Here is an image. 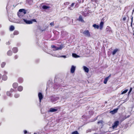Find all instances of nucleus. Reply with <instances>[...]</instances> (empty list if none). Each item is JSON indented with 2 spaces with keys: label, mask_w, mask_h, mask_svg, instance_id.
Returning a JSON list of instances; mask_svg holds the SVG:
<instances>
[{
  "label": "nucleus",
  "mask_w": 134,
  "mask_h": 134,
  "mask_svg": "<svg viewBox=\"0 0 134 134\" xmlns=\"http://www.w3.org/2000/svg\"><path fill=\"white\" fill-rule=\"evenodd\" d=\"M74 3H72L71 5V7H73V6H74Z\"/></svg>",
  "instance_id": "864d4df0"
},
{
  "label": "nucleus",
  "mask_w": 134,
  "mask_h": 134,
  "mask_svg": "<svg viewBox=\"0 0 134 134\" xmlns=\"http://www.w3.org/2000/svg\"><path fill=\"white\" fill-rule=\"evenodd\" d=\"M106 30V32L107 34L111 33L112 32L111 28L108 26L107 27Z\"/></svg>",
  "instance_id": "9b49d317"
},
{
  "label": "nucleus",
  "mask_w": 134,
  "mask_h": 134,
  "mask_svg": "<svg viewBox=\"0 0 134 134\" xmlns=\"http://www.w3.org/2000/svg\"><path fill=\"white\" fill-rule=\"evenodd\" d=\"M83 68L85 72L87 73H88L89 72V69L87 66H83Z\"/></svg>",
  "instance_id": "4468645a"
},
{
  "label": "nucleus",
  "mask_w": 134,
  "mask_h": 134,
  "mask_svg": "<svg viewBox=\"0 0 134 134\" xmlns=\"http://www.w3.org/2000/svg\"><path fill=\"white\" fill-rule=\"evenodd\" d=\"M126 117H125V116L123 118H122V121L123 120H125V119H126Z\"/></svg>",
  "instance_id": "6e6d98bb"
},
{
  "label": "nucleus",
  "mask_w": 134,
  "mask_h": 134,
  "mask_svg": "<svg viewBox=\"0 0 134 134\" xmlns=\"http://www.w3.org/2000/svg\"><path fill=\"white\" fill-rule=\"evenodd\" d=\"M59 99V97L55 95L51 96L50 99L52 102L53 103L55 102Z\"/></svg>",
  "instance_id": "20e7f679"
},
{
  "label": "nucleus",
  "mask_w": 134,
  "mask_h": 134,
  "mask_svg": "<svg viewBox=\"0 0 134 134\" xmlns=\"http://www.w3.org/2000/svg\"><path fill=\"white\" fill-rule=\"evenodd\" d=\"M14 97L15 98H18L19 97L20 94H19L15 93L14 95Z\"/></svg>",
  "instance_id": "2f4dec72"
},
{
  "label": "nucleus",
  "mask_w": 134,
  "mask_h": 134,
  "mask_svg": "<svg viewBox=\"0 0 134 134\" xmlns=\"http://www.w3.org/2000/svg\"><path fill=\"white\" fill-rule=\"evenodd\" d=\"M1 74H0V79H1Z\"/></svg>",
  "instance_id": "69168bd1"
},
{
  "label": "nucleus",
  "mask_w": 134,
  "mask_h": 134,
  "mask_svg": "<svg viewBox=\"0 0 134 134\" xmlns=\"http://www.w3.org/2000/svg\"><path fill=\"white\" fill-rule=\"evenodd\" d=\"M14 90L13 89L11 88L9 91L11 93L13 92H14Z\"/></svg>",
  "instance_id": "79ce46f5"
},
{
  "label": "nucleus",
  "mask_w": 134,
  "mask_h": 134,
  "mask_svg": "<svg viewBox=\"0 0 134 134\" xmlns=\"http://www.w3.org/2000/svg\"><path fill=\"white\" fill-rule=\"evenodd\" d=\"M52 87V84L50 82H49V84H48V83L47 84V88H48L49 87Z\"/></svg>",
  "instance_id": "7c9ffc66"
},
{
  "label": "nucleus",
  "mask_w": 134,
  "mask_h": 134,
  "mask_svg": "<svg viewBox=\"0 0 134 134\" xmlns=\"http://www.w3.org/2000/svg\"><path fill=\"white\" fill-rule=\"evenodd\" d=\"M126 19V18L125 17H124L122 19L124 21H125Z\"/></svg>",
  "instance_id": "3c124183"
},
{
  "label": "nucleus",
  "mask_w": 134,
  "mask_h": 134,
  "mask_svg": "<svg viewBox=\"0 0 134 134\" xmlns=\"http://www.w3.org/2000/svg\"><path fill=\"white\" fill-rule=\"evenodd\" d=\"M119 121L118 120H116L114 121V123L112 124L111 127L110 128H112L113 129H116L119 124Z\"/></svg>",
  "instance_id": "39448f33"
},
{
  "label": "nucleus",
  "mask_w": 134,
  "mask_h": 134,
  "mask_svg": "<svg viewBox=\"0 0 134 134\" xmlns=\"http://www.w3.org/2000/svg\"><path fill=\"white\" fill-rule=\"evenodd\" d=\"M72 56L73 57L76 58L80 57V56L79 55H77L75 53H73L72 54Z\"/></svg>",
  "instance_id": "4be33fe9"
},
{
  "label": "nucleus",
  "mask_w": 134,
  "mask_h": 134,
  "mask_svg": "<svg viewBox=\"0 0 134 134\" xmlns=\"http://www.w3.org/2000/svg\"><path fill=\"white\" fill-rule=\"evenodd\" d=\"M5 64L6 63L5 62H3L1 64V66L2 68H4Z\"/></svg>",
  "instance_id": "72a5a7b5"
},
{
  "label": "nucleus",
  "mask_w": 134,
  "mask_h": 134,
  "mask_svg": "<svg viewBox=\"0 0 134 134\" xmlns=\"http://www.w3.org/2000/svg\"><path fill=\"white\" fill-rule=\"evenodd\" d=\"M128 91V89H126L124 90V91H122L121 93V94H123L125 93H126Z\"/></svg>",
  "instance_id": "e433bc0d"
},
{
  "label": "nucleus",
  "mask_w": 134,
  "mask_h": 134,
  "mask_svg": "<svg viewBox=\"0 0 134 134\" xmlns=\"http://www.w3.org/2000/svg\"><path fill=\"white\" fill-rule=\"evenodd\" d=\"M93 26L95 28L98 29L99 28V26L96 24H94L93 25Z\"/></svg>",
  "instance_id": "cd10ccee"
},
{
  "label": "nucleus",
  "mask_w": 134,
  "mask_h": 134,
  "mask_svg": "<svg viewBox=\"0 0 134 134\" xmlns=\"http://www.w3.org/2000/svg\"><path fill=\"white\" fill-rule=\"evenodd\" d=\"M0 34L2 36L4 35L5 34V32L4 31H2L1 32Z\"/></svg>",
  "instance_id": "58836bf2"
},
{
  "label": "nucleus",
  "mask_w": 134,
  "mask_h": 134,
  "mask_svg": "<svg viewBox=\"0 0 134 134\" xmlns=\"http://www.w3.org/2000/svg\"><path fill=\"white\" fill-rule=\"evenodd\" d=\"M69 4V2H67L66 3H64V4L65 5H68Z\"/></svg>",
  "instance_id": "603ef678"
},
{
  "label": "nucleus",
  "mask_w": 134,
  "mask_h": 134,
  "mask_svg": "<svg viewBox=\"0 0 134 134\" xmlns=\"http://www.w3.org/2000/svg\"><path fill=\"white\" fill-rule=\"evenodd\" d=\"M97 117H96V118H95V119H94V120H97Z\"/></svg>",
  "instance_id": "e2e57ef3"
},
{
  "label": "nucleus",
  "mask_w": 134,
  "mask_h": 134,
  "mask_svg": "<svg viewBox=\"0 0 134 134\" xmlns=\"http://www.w3.org/2000/svg\"><path fill=\"white\" fill-rule=\"evenodd\" d=\"M38 97L39 98V101L40 103H41V100L43 98V95L42 93L39 92L38 94Z\"/></svg>",
  "instance_id": "9d476101"
},
{
  "label": "nucleus",
  "mask_w": 134,
  "mask_h": 134,
  "mask_svg": "<svg viewBox=\"0 0 134 134\" xmlns=\"http://www.w3.org/2000/svg\"><path fill=\"white\" fill-rule=\"evenodd\" d=\"M38 27V29L41 31L42 32H43L44 31H45L46 30V29H41V27L40 26Z\"/></svg>",
  "instance_id": "4c0bfd02"
},
{
  "label": "nucleus",
  "mask_w": 134,
  "mask_h": 134,
  "mask_svg": "<svg viewBox=\"0 0 134 134\" xmlns=\"http://www.w3.org/2000/svg\"><path fill=\"white\" fill-rule=\"evenodd\" d=\"M7 55L9 56H11L12 54V53L11 51L9 50L8 51L7 53Z\"/></svg>",
  "instance_id": "a878e982"
},
{
  "label": "nucleus",
  "mask_w": 134,
  "mask_h": 134,
  "mask_svg": "<svg viewBox=\"0 0 134 134\" xmlns=\"http://www.w3.org/2000/svg\"><path fill=\"white\" fill-rule=\"evenodd\" d=\"M83 34L85 35L86 37H90L91 36L90 33L88 30H86L83 32Z\"/></svg>",
  "instance_id": "0eeeda50"
},
{
  "label": "nucleus",
  "mask_w": 134,
  "mask_h": 134,
  "mask_svg": "<svg viewBox=\"0 0 134 134\" xmlns=\"http://www.w3.org/2000/svg\"><path fill=\"white\" fill-rule=\"evenodd\" d=\"M7 96L10 97H12L13 96L12 94L9 91H8L7 92Z\"/></svg>",
  "instance_id": "bb28decb"
},
{
  "label": "nucleus",
  "mask_w": 134,
  "mask_h": 134,
  "mask_svg": "<svg viewBox=\"0 0 134 134\" xmlns=\"http://www.w3.org/2000/svg\"><path fill=\"white\" fill-rule=\"evenodd\" d=\"M58 110V109L56 107H54L51 108L48 110V112H50L51 113L55 112L57 111Z\"/></svg>",
  "instance_id": "1a4fd4ad"
},
{
  "label": "nucleus",
  "mask_w": 134,
  "mask_h": 134,
  "mask_svg": "<svg viewBox=\"0 0 134 134\" xmlns=\"http://www.w3.org/2000/svg\"><path fill=\"white\" fill-rule=\"evenodd\" d=\"M61 86H63L61 84H59L58 83H56L54 85V88L55 89H58Z\"/></svg>",
  "instance_id": "ddd939ff"
},
{
  "label": "nucleus",
  "mask_w": 134,
  "mask_h": 134,
  "mask_svg": "<svg viewBox=\"0 0 134 134\" xmlns=\"http://www.w3.org/2000/svg\"><path fill=\"white\" fill-rule=\"evenodd\" d=\"M119 50L117 48H116L115 49H114L113 51L112 52V54L113 55H114L116 53V52L119 51Z\"/></svg>",
  "instance_id": "a211bd4d"
},
{
  "label": "nucleus",
  "mask_w": 134,
  "mask_h": 134,
  "mask_svg": "<svg viewBox=\"0 0 134 134\" xmlns=\"http://www.w3.org/2000/svg\"><path fill=\"white\" fill-rule=\"evenodd\" d=\"M18 55H16L15 56H14V58L15 59H17L18 58Z\"/></svg>",
  "instance_id": "de8ad7c7"
},
{
  "label": "nucleus",
  "mask_w": 134,
  "mask_h": 134,
  "mask_svg": "<svg viewBox=\"0 0 134 134\" xmlns=\"http://www.w3.org/2000/svg\"><path fill=\"white\" fill-rule=\"evenodd\" d=\"M133 20V17L132 16V18H131V26L132 25Z\"/></svg>",
  "instance_id": "37998d69"
},
{
  "label": "nucleus",
  "mask_w": 134,
  "mask_h": 134,
  "mask_svg": "<svg viewBox=\"0 0 134 134\" xmlns=\"http://www.w3.org/2000/svg\"><path fill=\"white\" fill-rule=\"evenodd\" d=\"M126 117H125V116L123 118H122V121L123 120H125V119H126Z\"/></svg>",
  "instance_id": "4d7b16f0"
},
{
  "label": "nucleus",
  "mask_w": 134,
  "mask_h": 134,
  "mask_svg": "<svg viewBox=\"0 0 134 134\" xmlns=\"http://www.w3.org/2000/svg\"><path fill=\"white\" fill-rule=\"evenodd\" d=\"M4 73H5V74L4 75H6L7 74V72H6V71H4Z\"/></svg>",
  "instance_id": "bf43d9fd"
},
{
  "label": "nucleus",
  "mask_w": 134,
  "mask_h": 134,
  "mask_svg": "<svg viewBox=\"0 0 134 134\" xmlns=\"http://www.w3.org/2000/svg\"><path fill=\"white\" fill-rule=\"evenodd\" d=\"M97 123L98 124H99L100 123L102 124V120L99 121L97 122Z\"/></svg>",
  "instance_id": "a18cd8bd"
},
{
  "label": "nucleus",
  "mask_w": 134,
  "mask_h": 134,
  "mask_svg": "<svg viewBox=\"0 0 134 134\" xmlns=\"http://www.w3.org/2000/svg\"><path fill=\"white\" fill-rule=\"evenodd\" d=\"M130 116V115H128L127 116H125L126 117V118H128Z\"/></svg>",
  "instance_id": "5fc2aeb1"
},
{
  "label": "nucleus",
  "mask_w": 134,
  "mask_h": 134,
  "mask_svg": "<svg viewBox=\"0 0 134 134\" xmlns=\"http://www.w3.org/2000/svg\"><path fill=\"white\" fill-rule=\"evenodd\" d=\"M17 89L18 91L21 92L23 90V87L21 86H19L18 87Z\"/></svg>",
  "instance_id": "5701e85b"
},
{
  "label": "nucleus",
  "mask_w": 134,
  "mask_h": 134,
  "mask_svg": "<svg viewBox=\"0 0 134 134\" xmlns=\"http://www.w3.org/2000/svg\"><path fill=\"white\" fill-rule=\"evenodd\" d=\"M50 25H51V26H53L54 25V22H53L51 23H50Z\"/></svg>",
  "instance_id": "c03bdc74"
},
{
  "label": "nucleus",
  "mask_w": 134,
  "mask_h": 134,
  "mask_svg": "<svg viewBox=\"0 0 134 134\" xmlns=\"http://www.w3.org/2000/svg\"><path fill=\"white\" fill-rule=\"evenodd\" d=\"M107 103V101H105V103L106 104V103Z\"/></svg>",
  "instance_id": "338daca9"
},
{
  "label": "nucleus",
  "mask_w": 134,
  "mask_h": 134,
  "mask_svg": "<svg viewBox=\"0 0 134 134\" xmlns=\"http://www.w3.org/2000/svg\"><path fill=\"white\" fill-rule=\"evenodd\" d=\"M76 67L73 65H72L71 69H70V72L71 73H74L76 69Z\"/></svg>",
  "instance_id": "f8f14e48"
},
{
  "label": "nucleus",
  "mask_w": 134,
  "mask_h": 134,
  "mask_svg": "<svg viewBox=\"0 0 134 134\" xmlns=\"http://www.w3.org/2000/svg\"><path fill=\"white\" fill-rule=\"evenodd\" d=\"M14 27L13 25H11L10 27L9 30L10 31H12L14 30Z\"/></svg>",
  "instance_id": "c756f323"
},
{
  "label": "nucleus",
  "mask_w": 134,
  "mask_h": 134,
  "mask_svg": "<svg viewBox=\"0 0 134 134\" xmlns=\"http://www.w3.org/2000/svg\"><path fill=\"white\" fill-rule=\"evenodd\" d=\"M40 6L44 10H46L49 9L50 7L45 5L44 4L42 3L41 4Z\"/></svg>",
  "instance_id": "423d86ee"
},
{
  "label": "nucleus",
  "mask_w": 134,
  "mask_h": 134,
  "mask_svg": "<svg viewBox=\"0 0 134 134\" xmlns=\"http://www.w3.org/2000/svg\"><path fill=\"white\" fill-rule=\"evenodd\" d=\"M7 44H8V45H9V42H7L6 43Z\"/></svg>",
  "instance_id": "052dcab7"
},
{
  "label": "nucleus",
  "mask_w": 134,
  "mask_h": 134,
  "mask_svg": "<svg viewBox=\"0 0 134 134\" xmlns=\"http://www.w3.org/2000/svg\"><path fill=\"white\" fill-rule=\"evenodd\" d=\"M71 134H79L77 131L76 130L72 132Z\"/></svg>",
  "instance_id": "473e14b6"
},
{
  "label": "nucleus",
  "mask_w": 134,
  "mask_h": 134,
  "mask_svg": "<svg viewBox=\"0 0 134 134\" xmlns=\"http://www.w3.org/2000/svg\"><path fill=\"white\" fill-rule=\"evenodd\" d=\"M2 27V25L1 24H0V28Z\"/></svg>",
  "instance_id": "0e129e2a"
},
{
  "label": "nucleus",
  "mask_w": 134,
  "mask_h": 134,
  "mask_svg": "<svg viewBox=\"0 0 134 134\" xmlns=\"http://www.w3.org/2000/svg\"><path fill=\"white\" fill-rule=\"evenodd\" d=\"M19 34V32L18 31L15 30L14 31L13 35H17Z\"/></svg>",
  "instance_id": "f704fd0d"
},
{
  "label": "nucleus",
  "mask_w": 134,
  "mask_h": 134,
  "mask_svg": "<svg viewBox=\"0 0 134 134\" xmlns=\"http://www.w3.org/2000/svg\"><path fill=\"white\" fill-rule=\"evenodd\" d=\"M18 81L19 83H21L23 82L24 80L23 78L19 77L18 79Z\"/></svg>",
  "instance_id": "aec40b11"
},
{
  "label": "nucleus",
  "mask_w": 134,
  "mask_h": 134,
  "mask_svg": "<svg viewBox=\"0 0 134 134\" xmlns=\"http://www.w3.org/2000/svg\"><path fill=\"white\" fill-rule=\"evenodd\" d=\"M34 134H37L36 133H34Z\"/></svg>",
  "instance_id": "774afa93"
},
{
  "label": "nucleus",
  "mask_w": 134,
  "mask_h": 134,
  "mask_svg": "<svg viewBox=\"0 0 134 134\" xmlns=\"http://www.w3.org/2000/svg\"><path fill=\"white\" fill-rule=\"evenodd\" d=\"M26 13V11L25 9H20L18 13V15L19 17L20 18L22 16L21 14H25Z\"/></svg>",
  "instance_id": "f03ea898"
},
{
  "label": "nucleus",
  "mask_w": 134,
  "mask_h": 134,
  "mask_svg": "<svg viewBox=\"0 0 134 134\" xmlns=\"http://www.w3.org/2000/svg\"><path fill=\"white\" fill-rule=\"evenodd\" d=\"M111 76V75L110 74L108 76L105 77L104 80L103 82L104 84H106L107 83V82L109 78Z\"/></svg>",
  "instance_id": "dca6fc26"
},
{
  "label": "nucleus",
  "mask_w": 134,
  "mask_h": 134,
  "mask_svg": "<svg viewBox=\"0 0 134 134\" xmlns=\"http://www.w3.org/2000/svg\"><path fill=\"white\" fill-rule=\"evenodd\" d=\"M132 90V88H131V87L130 88L128 93H130L131 92Z\"/></svg>",
  "instance_id": "49530a36"
},
{
  "label": "nucleus",
  "mask_w": 134,
  "mask_h": 134,
  "mask_svg": "<svg viewBox=\"0 0 134 134\" xmlns=\"http://www.w3.org/2000/svg\"><path fill=\"white\" fill-rule=\"evenodd\" d=\"M91 1L92 2V3L93 4H95V3H97V2H98L97 0H92Z\"/></svg>",
  "instance_id": "c9c22d12"
},
{
  "label": "nucleus",
  "mask_w": 134,
  "mask_h": 134,
  "mask_svg": "<svg viewBox=\"0 0 134 134\" xmlns=\"http://www.w3.org/2000/svg\"><path fill=\"white\" fill-rule=\"evenodd\" d=\"M77 1L78 2H77L76 6L77 5H78V3H83L84 1V0H78Z\"/></svg>",
  "instance_id": "c85d7f7f"
},
{
  "label": "nucleus",
  "mask_w": 134,
  "mask_h": 134,
  "mask_svg": "<svg viewBox=\"0 0 134 134\" xmlns=\"http://www.w3.org/2000/svg\"><path fill=\"white\" fill-rule=\"evenodd\" d=\"M12 51L14 53H16L18 52V49L17 47H15L13 48Z\"/></svg>",
  "instance_id": "412c9836"
},
{
  "label": "nucleus",
  "mask_w": 134,
  "mask_h": 134,
  "mask_svg": "<svg viewBox=\"0 0 134 134\" xmlns=\"http://www.w3.org/2000/svg\"><path fill=\"white\" fill-rule=\"evenodd\" d=\"M24 21L27 24H32L33 22H36V20L35 19H32L31 20H27L26 19H23Z\"/></svg>",
  "instance_id": "7ed1b4c3"
},
{
  "label": "nucleus",
  "mask_w": 134,
  "mask_h": 134,
  "mask_svg": "<svg viewBox=\"0 0 134 134\" xmlns=\"http://www.w3.org/2000/svg\"><path fill=\"white\" fill-rule=\"evenodd\" d=\"M11 37H13V34H11Z\"/></svg>",
  "instance_id": "680f3d73"
},
{
  "label": "nucleus",
  "mask_w": 134,
  "mask_h": 134,
  "mask_svg": "<svg viewBox=\"0 0 134 134\" xmlns=\"http://www.w3.org/2000/svg\"><path fill=\"white\" fill-rule=\"evenodd\" d=\"M67 98H65L64 97H62V100L64 102H65L66 101V99H67Z\"/></svg>",
  "instance_id": "ea45409f"
},
{
  "label": "nucleus",
  "mask_w": 134,
  "mask_h": 134,
  "mask_svg": "<svg viewBox=\"0 0 134 134\" xmlns=\"http://www.w3.org/2000/svg\"><path fill=\"white\" fill-rule=\"evenodd\" d=\"M103 20V19H102V20L100 21L99 24V27L100 29V30L102 29L104 23L103 21H102Z\"/></svg>",
  "instance_id": "2eb2a0df"
},
{
  "label": "nucleus",
  "mask_w": 134,
  "mask_h": 134,
  "mask_svg": "<svg viewBox=\"0 0 134 134\" xmlns=\"http://www.w3.org/2000/svg\"><path fill=\"white\" fill-rule=\"evenodd\" d=\"M83 30H80V32L81 33H82L83 34Z\"/></svg>",
  "instance_id": "13d9d810"
},
{
  "label": "nucleus",
  "mask_w": 134,
  "mask_h": 134,
  "mask_svg": "<svg viewBox=\"0 0 134 134\" xmlns=\"http://www.w3.org/2000/svg\"><path fill=\"white\" fill-rule=\"evenodd\" d=\"M7 79V77L6 75H4L2 77V80H3L4 81H6Z\"/></svg>",
  "instance_id": "393cba45"
},
{
  "label": "nucleus",
  "mask_w": 134,
  "mask_h": 134,
  "mask_svg": "<svg viewBox=\"0 0 134 134\" xmlns=\"http://www.w3.org/2000/svg\"><path fill=\"white\" fill-rule=\"evenodd\" d=\"M65 47V46L62 44H61L59 47H57L54 45H52L51 46V48H53L52 50L55 51L58 50H61Z\"/></svg>",
  "instance_id": "f257e3e1"
},
{
  "label": "nucleus",
  "mask_w": 134,
  "mask_h": 134,
  "mask_svg": "<svg viewBox=\"0 0 134 134\" xmlns=\"http://www.w3.org/2000/svg\"><path fill=\"white\" fill-rule=\"evenodd\" d=\"M77 20L79 21H80V22H81L82 23L84 22V21L83 19L82 18V16L81 15H80L79 16V17L78 19H77Z\"/></svg>",
  "instance_id": "6ab92c4d"
},
{
  "label": "nucleus",
  "mask_w": 134,
  "mask_h": 134,
  "mask_svg": "<svg viewBox=\"0 0 134 134\" xmlns=\"http://www.w3.org/2000/svg\"><path fill=\"white\" fill-rule=\"evenodd\" d=\"M60 57L63 58H65L67 57L66 55H62L60 56Z\"/></svg>",
  "instance_id": "a19ab883"
},
{
  "label": "nucleus",
  "mask_w": 134,
  "mask_h": 134,
  "mask_svg": "<svg viewBox=\"0 0 134 134\" xmlns=\"http://www.w3.org/2000/svg\"><path fill=\"white\" fill-rule=\"evenodd\" d=\"M18 84L17 83L15 82L13 83V86L14 88H16L18 87Z\"/></svg>",
  "instance_id": "b1692460"
},
{
  "label": "nucleus",
  "mask_w": 134,
  "mask_h": 134,
  "mask_svg": "<svg viewBox=\"0 0 134 134\" xmlns=\"http://www.w3.org/2000/svg\"><path fill=\"white\" fill-rule=\"evenodd\" d=\"M26 3L29 5H32L33 4V0H27Z\"/></svg>",
  "instance_id": "f3484780"
},
{
  "label": "nucleus",
  "mask_w": 134,
  "mask_h": 134,
  "mask_svg": "<svg viewBox=\"0 0 134 134\" xmlns=\"http://www.w3.org/2000/svg\"><path fill=\"white\" fill-rule=\"evenodd\" d=\"M40 61V60L39 59H37L35 60V62L36 63H38Z\"/></svg>",
  "instance_id": "09e8293b"
},
{
  "label": "nucleus",
  "mask_w": 134,
  "mask_h": 134,
  "mask_svg": "<svg viewBox=\"0 0 134 134\" xmlns=\"http://www.w3.org/2000/svg\"><path fill=\"white\" fill-rule=\"evenodd\" d=\"M24 134H26L27 133V132L26 130H24Z\"/></svg>",
  "instance_id": "8fccbe9b"
},
{
  "label": "nucleus",
  "mask_w": 134,
  "mask_h": 134,
  "mask_svg": "<svg viewBox=\"0 0 134 134\" xmlns=\"http://www.w3.org/2000/svg\"><path fill=\"white\" fill-rule=\"evenodd\" d=\"M120 107V106H118L116 108L114 109L113 110L110 111V113L112 114H114L116 113L119 108Z\"/></svg>",
  "instance_id": "6e6552de"
}]
</instances>
